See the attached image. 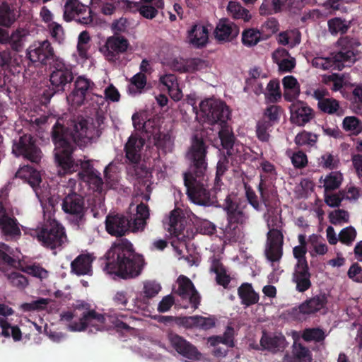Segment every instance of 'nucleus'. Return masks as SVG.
Segmentation results:
<instances>
[{"instance_id": "69168bd1", "label": "nucleus", "mask_w": 362, "mask_h": 362, "mask_svg": "<svg viewBox=\"0 0 362 362\" xmlns=\"http://www.w3.org/2000/svg\"><path fill=\"white\" fill-rule=\"evenodd\" d=\"M216 319L214 317H202L196 315L195 327L202 329H209L215 326Z\"/></svg>"}, {"instance_id": "0eeeda50", "label": "nucleus", "mask_w": 362, "mask_h": 362, "mask_svg": "<svg viewBox=\"0 0 362 362\" xmlns=\"http://www.w3.org/2000/svg\"><path fill=\"white\" fill-rule=\"evenodd\" d=\"M340 50L336 54H331L325 57L321 54L316 55L310 59L312 66L320 70H341L344 63H353L356 59L358 43L348 37L340 38L337 41Z\"/></svg>"}, {"instance_id": "13d9d810", "label": "nucleus", "mask_w": 362, "mask_h": 362, "mask_svg": "<svg viewBox=\"0 0 362 362\" xmlns=\"http://www.w3.org/2000/svg\"><path fill=\"white\" fill-rule=\"evenodd\" d=\"M307 250L306 246L297 245L293 249V255L296 259L295 267H308V262L305 257Z\"/></svg>"}, {"instance_id": "9b49d317", "label": "nucleus", "mask_w": 362, "mask_h": 362, "mask_svg": "<svg viewBox=\"0 0 362 362\" xmlns=\"http://www.w3.org/2000/svg\"><path fill=\"white\" fill-rule=\"evenodd\" d=\"M35 235L43 245L51 248L61 245L66 240L64 228L56 221L36 230Z\"/></svg>"}, {"instance_id": "f03ea898", "label": "nucleus", "mask_w": 362, "mask_h": 362, "mask_svg": "<svg viewBox=\"0 0 362 362\" xmlns=\"http://www.w3.org/2000/svg\"><path fill=\"white\" fill-rule=\"evenodd\" d=\"M206 149L207 147L203 140L194 136L186 154L191 166L189 172L184 174L185 185L189 200L199 205H205L210 199L207 188Z\"/></svg>"}, {"instance_id": "c03bdc74", "label": "nucleus", "mask_w": 362, "mask_h": 362, "mask_svg": "<svg viewBox=\"0 0 362 362\" xmlns=\"http://www.w3.org/2000/svg\"><path fill=\"white\" fill-rule=\"evenodd\" d=\"M146 85V78L144 74L138 73L130 80L128 91L132 95L141 93Z\"/></svg>"}, {"instance_id": "39448f33", "label": "nucleus", "mask_w": 362, "mask_h": 362, "mask_svg": "<svg viewBox=\"0 0 362 362\" xmlns=\"http://www.w3.org/2000/svg\"><path fill=\"white\" fill-rule=\"evenodd\" d=\"M144 143L145 141L142 138L136 135H132L125 145V152L126 158L132 164L128 168L129 173L138 180V189L143 195V198L146 201H148L152 190V175L144 163H139L141 159L140 152Z\"/></svg>"}, {"instance_id": "bf43d9fd", "label": "nucleus", "mask_w": 362, "mask_h": 362, "mask_svg": "<svg viewBox=\"0 0 362 362\" xmlns=\"http://www.w3.org/2000/svg\"><path fill=\"white\" fill-rule=\"evenodd\" d=\"M339 160L336 156L325 153L318 158V164L320 166L327 169H334L337 167Z\"/></svg>"}, {"instance_id": "37998d69", "label": "nucleus", "mask_w": 362, "mask_h": 362, "mask_svg": "<svg viewBox=\"0 0 362 362\" xmlns=\"http://www.w3.org/2000/svg\"><path fill=\"white\" fill-rule=\"evenodd\" d=\"M211 271L216 273L217 283L226 287L230 282V277L227 275L225 268L219 260L216 259L212 260Z\"/></svg>"}, {"instance_id": "a878e982", "label": "nucleus", "mask_w": 362, "mask_h": 362, "mask_svg": "<svg viewBox=\"0 0 362 362\" xmlns=\"http://www.w3.org/2000/svg\"><path fill=\"white\" fill-rule=\"evenodd\" d=\"M105 226L109 234L122 236L128 231V219L123 216H107Z\"/></svg>"}, {"instance_id": "72a5a7b5", "label": "nucleus", "mask_w": 362, "mask_h": 362, "mask_svg": "<svg viewBox=\"0 0 362 362\" xmlns=\"http://www.w3.org/2000/svg\"><path fill=\"white\" fill-rule=\"evenodd\" d=\"M284 98L286 100L292 102L296 100L300 93V84L297 79L291 76H286L282 79Z\"/></svg>"}, {"instance_id": "0e129e2a", "label": "nucleus", "mask_w": 362, "mask_h": 362, "mask_svg": "<svg viewBox=\"0 0 362 362\" xmlns=\"http://www.w3.org/2000/svg\"><path fill=\"white\" fill-rule=\"evenodd\" d=\"M339 240L344 243L349 245L351 243L356 237V231L352 226H349L343 228L339 234Z\"/></svg>"}, {"instance_id": "6ab92c4d", "label": "nucleus", "mask_w": 362, "mask_h": 362, "mask_svg": "<svg viewBox=\"0 0 362 362\" xmlns=\"http://www.w3.org/2000/svg\"><path fill=\"white\" fill-rule=\"evenodd\" d=\"M169 340L174 349L180 354L189 359L200 360L202 354L185 339L175 334H170Z\"/></svg>"}, {"instance_id": "7ed1b4c3", "label": "nucleus", "mask_w": 362, "mask_h": 362, "mask_svg": "<svg viewBox=\"0 0 362 362\" xmlns=\"http://www.w3.org/2000/svg\"><path fill=\"white\" fill-rule=\"evenodd\" d=\"M106 259L104 272L124 279L138 276L144 265L143 257L134 252L132 244L127 239L114 243L106 253Z\"/></svg>"}, {"instance_id": "c756f323", "label": "nucleus", "mask_w": 362, "mask_h": 362, "mask_svg": "<svg viewBox=\"0 0 362 362\" xmlns=\"http://www.w3.org/2000/svg\"><path fill=\"white\" fill-rule=\"evenodd\" d=\"M16 177L27 182L34 189L37 197H40L39 192L36 189V187L41 182V175L39 172L30 166L25 165L19 168L16 173Z\"/></svg>"}, {"instance_id": "a18cd8bd", "label": "nucleus", "mask_w": 362, "mask_h": 362, "mask_svg": "<svg viewBox=\"0 0 362 362\" xmlns=\"http://www.w3.org/2000/svg\"><path fill=\"white\" fill-rule=\"evenodd\" d=\"M301 337L305 341L320 342L325 340L327 334L323 329L315 327L304 329Z\"/></svg>"}, {"instance_id": "09e8293b", "label": "nucleus", "mask_w": 362, "mask_h": 362, "mask_svg": "<svg viewBox=\"0 0 362 362\" xmlns=\"http://www.w3.org/2000/svg\"><path fill=\"white\" fill-rule=\"evenodd\" d=\"M284 4V0H263L259 8L260 13L264 15L277 13Z\"/></svg>"}, {"instance_id": "5fc2aeb1", "label": "nucleus", "mask_w": 362, "mask_h": 362, "mask_svg": "<svg viewBox=\"0 0 362 362\" xmlns=\"http://www.w3.org/2000/svg\"><path fill=\"white\" fill-rule=\"evenodd\" d=\"M5 275L6 276L9 282L13 286L20 289L24 288L28 284L27 279L20 273L12 272L7 273L6 268L4 267Z\"/></svg>"}, {"instance_id": "c85d7f7f", "label": "nucleus", "mask_w": 362, "mask_h": 362, "mask_svg": "<svg viewBox=\"0 0 362 362\" xmlns=\"http://www.w3.org/2000/svg\"><path fill=\"white\" fill-rule=\"evenodd\" d=\"M310 351L300 343H293L292 354H286L282 362H312Z\"/></svg>"}, {"instance_id": "6e6552de", "label": "nucleus", "mask_w": 362, "mask_h": 362, "mask_svg": "<svg viewBox=\"0 0 362 362\" xmlns=\"http://www.w3.org/2000/svg\"><path fill=\"white\" fill-rule=\"evenodd\" d=\"M223 209L227 213L228 220V224L224 230L225 236L230 240L237 241L244 235L243 225L248 217L229 197L225 199Z\"/></svg>"}, {"instance_id": "79ce46f5", "label": "nucleus", "mask_w": 362, "mask_h": 362, "mask_svg": "<svg viewBox=\"0 0 362 362\" xmlns=\"http://www.w3.org/2000/svg\"><path fill=\"white\" fill-rule=\"evenodd\" d=\"M229 15L235 19H241L244 21H249L251 15L249 11L243 7L240 4L235 1H230L227 6Z\"/></svg>"}, {"instance_id": "423d86ee", "label": "nucleus", "mask_w": 362, "mask_h": 362, "mask_svg": "<svg viewBox=\"0 0 362 362\" xmlns=\"http://www.w3.org/2000/svg\"><path fill=\"white\" fill-rule=\"evenodd\" d=\"M199 106L202 116L207 122L210 124L219 122L221 129L218 132V136L224 148L231 146L233 135L231 129L226 124L230 117V111L226 105L219 100L209 98L202 101Z\"/></svg>"}, {"instance_id": "5701e85b", "label": "nucleus", "mask_w": 362, "mask_h": 362, "mask_svg": "<svg viewBox=\"0 0 362 362\" xmlns=\"http://www.w3.org/2000/svg\"><path fill=\"white\" fill-rule=\"evenodd\" d=\"M62 209L66 214L81 219L85 212L83 198L76 193L69 194L64 199Z\"/></svg>"}, {"instance_id": "f257e3e1", "label": "nucleus", "mask_w": 362, "mask_h": 362, "mask_svg": "<svg viewBox=\"0 0 362 362\" xmlns=\"http://www.w3.org/2000/svg\"><path fill=\"white\" fill-rule=\"evenodd\" d=\"M96 136V130L92 123L78 118L74 122L70 132H64L62 126L57 122L53 127L52 139L55 144V159L58 163V173L63 175L77 170L78 164L71 158L73 147L69 140L78 145H86Z\"/></svg>"}, {"instance_id": "1a4fd4ad", "label": "nucleus", "mask_w": 362, "mask_h": 362, "mask_svg": "<svg viewBox=\"0 0 362 362\" xmlns=\"http://www.w3.org/2000/svg\"><path fill=\"white\" fill-rule=\"evenodd\" d=\"M50 68L49 82L52 90L54 93L64 92L66 86L74 79L71 66L62 58L56 57Z\"/></svg>"}, {"instance_id": "6e6d98bb", "label": "nucleus", "mask_w": 362, "mask_h": 362, "mask_svg": "<svg viewBox=\"0 0 362 362\" xmlns=\"http://www.w3.org/2000/svg\"><path fill=\"white\" fill-rule=\"evenodd\" d=\"M272 127L270 122L264 120V119L259 120L256 127V134L257 138L262 141H268L269 139V129Z\"/></svg>"}, {"instance_id": "864d4df0", "label": "nucleus", "mask_w": 362, "mask_h": 362, "mask_svg": "<svg viewBox=\"0 0 362 362\" xmlns=\"http://www.w3.org/2000/svg\"><path fill=\"white\" fill-rule=\"evenodd\" d=\"M49 302L50 300L49 298H41L30 303H22L20 305V308L24 312L41 310L45 309Z\"/></svg>"}, {"instance_id": "e2e57ef3", "label": "nucleus", "mask_w": 362, "mask_h": 362, "mask_svg": "<svg viewBox=\"0 0 362 362\" xmlns=\"http://www.w3.org/2000/svg\"><path fill=\"white\" fill-rule=\"evenodd\" d=\"M267 98L270 102H276L281 97V93L279 90V84L275 81H270L267 87Z\"/></svg>"}, {"instance_id": "603ef678", "label": "nucleus", "mask_w": 362, "mask_h": 362, "mask_svg": "<svg viewBox=\"0 0 362 362\" xmlns=\"http://www.w3.org/2000/svg\"><path fill=\"white\" fill-rule=\"evenodd\" d=\"M343 127L346 131L357 135L362 132V122L356 117H346L343 120Z\"/></svg>"}, {"instance_id": "ddd939ff", "label": "nucleus", "mask_w": 362, "mask_h": 362, "mask_svg": "<svg viewBox=\"0 0 362 362\" xmlns=\"http://www.w3.org/2000/svg\"><path fill=\"white\" fill-rule=\"evenodd\" d=\"M64 19L68 22L76 20L81 24L90 25L93 21V12L78 0H68L64 5Z\"/></svg>"}, {"instance_id": "3c124183", "label": "nucleus", "mask_w": 362, "mask_h": 362, "mask_svg": "<svg viewBox=\"0 0 362 362\" xmlns=\"http://www.w3.org/2000/svg\"><path fill=\"white\" fill-rule=\"evenodd\" d=\"M328 218L332 224L342 225L349 222V214L344 209H336L329 214Z\"/></svg>"}, {"instance_id": "ea45409f", "label": "nucleus", "mask_w": 362, "mask_h": 362, "mask_svg": "<svg viewBox=\"0 0 362 362\" xmlns=\"http://www.w3.org/2000/svg\"><path fill=\"white\" fill-rule=\"evenodd\" d=\"M277 41L283 45L293 47L300 43V35L298 30L296 29L286 30L279 34Z\"/></svg>"}, {"instance_id": "2f4dec72", "label": "nucleus", "mask_w": 362, "mask_h": 362, "mask_svg": "<svg viewBox=\"0 0 362 362\" xmlns=\"http://www.w3.org/2000/svg\"><path fill=\"white\" fill-rule=\"evenodd\" d=\"M209 39V30L202 24L194 25L188 33V40L190 44L196 47L204 46Z\"/></svg>"}, {"instance_id": "8fccbe9b", "label": "nucleus", "mask_w": 362, "mask_h": 362, "mask_svg": "<svg viewBox=\"0 0 362 362\" xmlns=\"http://www.w3.org/2000/svg\"><path fill=\"white\" fill-rule=\"evenodd\" d=\"M295 143L298 146H314L317 141V136L311 132L303 131L295 137Z\"/></svg>"}, {"instance_id": "dca6fc26", "label": "nucleus", "mask_w": 362, "mask_h": 362, "mask_svg": "<svg viewBox=\"0 0 362 362\" xmlns=\"http://www.w3.org/2000/svg\"><path fill=\"white\" fill-rule=\"evenodd\" d=\"M163 64L170 69L180 73L193 72L205 66V62L201 59H185L179 56H168L163 59Z\"/></svg>"}, {"instance_id": "393cba45", "label": "nucleus", "mask_w": 362, "mask_h": 362, "mask_svg": "<svg viewBox=\"0 0 362 362\" xmlns=\"http://www.w3.org/2000/svg\"><path fill=\"white\" fill-rule=\"evenodd\" d=\"M150 217V211L147 205L141 203L136 206L135 216L128 220V231L132 233L142 232L146 226V221Z\"/></svg>"}, {"instance_id": "774afa93", "label": "nucleus", "mask_w": 362, "mask_h": 362, "mask_svg": "<svg viewBox=\"0 0 362 362\" xmlns=\"http://www.w3.org/2000/svg\"><path fill=\"white\" fill-rule=\"evenodd\" d=\"M48 28L51 36L57 42H61L64 38V32L62 26L56 23L51 22L48 24Z\"/></svg>"}, {"instance_id": "b1692460", "label": "nucleus", "mask_w": 362, "mask_h": 362, "mask_svg": "<svg viewBox=\"0 0 362 362\" xmlns=\"http://www.w3.org/2000/svg\"><path fill=\"white\" fill-rule=\"evenodd\" d=\"M80 165L82 171L78 173V175L82 180L86 182L93 190H100L103 182L102 178L100 177V173L93 168L89 160H80Z\"/></svg>"}, {"instance_id": "f704fd0d", "label": "nucleus", "mask_w": 362, "mask_h": 362, "mask_svg": "<svg viewBox=\"0 0 362 362\" xmlns=\"http://www.w3.org/2000/svg\"><path fill=\"white\" fill-rule=\"evenodd\" d=\"M20 11L13 5L3 2L0 5V25L9 28L19 18Z\"/></svg>"}, {"instance_id": "9d476101", "label": "nucleus", "mask_w": 362, "mask_h": 362, "mask_svg": "<svg viewBox=\"0 0 362 362\" xmlns=\"http://www.w3.org/2000/svg\"><path fill=\"white\" fill-rule=\"evenodd\" d=\"M284 235L279 230H270L264 248V255L273 267L274 271L279 269V262L283 256Z\"/></svg>"}, {"instance_id": "4468645a", "label": "nucleus", "mask_w": 362, "mask_h": 362, "mask_svg": "<svg viewBox=\"0 0 362 362\" xmlns=\"http://www.w3.org/2000/svg\"><path fill=\"white\" fill-rule=\"evenodd\" d=\"M95 83L85 76H80L74 81V89L68 97L72 105L81 106L93 94Z\"/></svg>"}, {"instance_id": "680f3d73", "label": "nucleus", "mask_w": 362, "mask_h": 362, "mask_svg": "<svg viewBox=\"0 0 362 362\" xmlns=\"http://www.w3.org/2000/svg\"><path fill=\"white\" fill-rule=\"evenodd\" d=\"M329 30L332 34L344 33L347 30V25L344 21L339 18H334L328 21Z\"/></svg>"}, {"instance_id": "2eb2a0df", "label": "nucleus", "mask_w": 362, "mask_h": 362, "mask_svg": "<svg viewBox=\"0 0 362 362\" xmlns=\"http://www.w3.org/2000/svg\"><path fill=\"white\" fill-rule=\"evenodd\" d=\"M26 55L30 62L41 65H45L48 61L55 58L54 48L48 40L37 41L30 45L26 50Z\"/></svg>"}, {"instance_id": "f8f14e48", "label": "nucleus", "mask_w": 362, "mask_h": 362, "mask_svg": "<svg viewBox=\"0 0 362 362\" xmlns=\"http://www.w3.org/2000/svg\"><path fill=\"white\" fill-rule=\"evenodd\" d=\"M130 49L131 45L127 38L122 35H114L107 38L100 51L107 61L116 62L120 54L127 52Z\"/></svg>"}, {"instance_id": "4c0bfd02", "label": "nucleus", "mask_w": 362, "mask_h": 362, "mask_svg": "<svg viewBox=\"0 0 362 362\" xmlns=\"http://www.w3.org/2000/svg\"><path fill=\"white\" fill-rule=\"evenodd\" d=\"M343 181V175L337 171L331 172L324 177H321L320 182L322 184V187L325 192L333 191L338 189Z\"/></svg>"}, {"instance_id": "e433bc0d", "label": "nucleus", "mask_w": 362, "mask_h": 362, "mask_svg": "<svg viewBox=\"0 0 362 362\" xmlns=\"http://www.w3.org/2000/svg\"><path fill=\"white\" fill-rule=\"evenodd\" d=\"M238 296L242 303L246 306L255 304L258 302L259 296L252 288L250 284L244 283L238 288Z\"/></svg>"}, {"instance_id": "7c9ffc66", "label": "nucleus", "mask_w": 362, "mask_h": 362, "mask_svg": "<svg viewBox=\"0 0 362 362\" xmlns=\"http://www.w3.org/2000/svg\"><path fill=\"white\" fill-rule=\"evenodd\" d=\"M310 278L308 266L294 267L292 279L298 291L305 292L311 286Z\"/></svg>"}, {"instance_id": "bb28decb", "label": "nucleus", "mask_w": 362, "mask_h": 362, "mask_svg": "<svg viewBox=\"0 0 362 362\" xmlns=\"http://www.w3.org/2000/svg\"><path fill=\"white\" fill-rule=\"evenodd\" d=\"M260 344L263 349L275 353L283 351L287 346L288 343L285 337L281 334L268 335L264 333L260 340Z\"/></svg>"}, {"instance_id": "aec40b11", "label": "nucleus", "mask_w": 362, "mask_h": 362, "mask_svg": "<svg viewBox=\"0 0 362 362\" xmlns=\"http://www.w3.org/2000/svg\"><path fill=\"white\" fill-rule=\"evenodd\" d=\"M18 155H22L32 162L37 163L41 159V151L35 146L30 135H23L17 145Z\"/></svg>"}, {"instance_id": "a19ab883", "label": "nucleus", "mask_w": 362, "mask_h": 362, "mask_svg": "<svg viewBox=\"0 0 362 362\" xmlns=\"http://www.w3.org/2000/svg\"><path fill=\"white\" fill-rule=\"evenodd\" d=\"M28 32L24 29H16L10 35L8 42L11 48L17 52L21 50L26 42Z\"/></svg>"}, {"instance_id": "f3484780", "label": "nucleus", "mask_w": 362, "mask_h": 362, "mask_svg": "<svg viewBox=\"0 0 362 362\" xmlns=\"http://www.w3.org/2000/svg\"><path fill=\"white\" fill-rule=\"evenodd\" d=\"M327 302L325 295H317L303 302L293 310V314L299 320H305L308 317L314 315L325 308Z\"/></svg>"}, {"instance_id": "412c9836", "label": "nucleus", "mask_w": 362, "mask_h": 362, "mask_svg": "<svg viewBox=\"0 0 362 362\" xmlns=\"http://www.w3.org/2000/svg\"><path fill=\"white\" fill-rule=\"evenodd\" d=\"M290 110L291 121L298 126L305 125L313 117L312 109L302 101L293 103Z\"/></svg>"}, {"instance_id": "58836bf2", "label": "nucleus", "mask_w": 362, "mask_h": 362, "mask_svg": "<svg viewBox=\"0 0 362 362\" xmlns=\"http://www.w3.org/2000/svg\"><path fill=\"white\" fill-rule=\"evenodd\" d=\"M309 243L311 245L309 253L312 257L322 256L327 253L328 247L326 243L323 242L320 235L316 234L310 235Z\"/></svg>"}, {"instance_id": "20e7f679", "label": "nucleus", "mask_w": 362, "mask_h": 362, "mask_svg": "<svg viewBox=\"0 0 362 362\" xmlns=\"http://www.w3.org/2000/svg\"><path fill=\"white\" fill-rule=\"evenodd\" d=\"M60 321L71 332H81L88 327L93 332L106 327L105 316L90 310L89 305L83 301H78L72 309L63 311Z\"/></svg>"}, {"instance_id": "de8ad7c7", "label": "nucleus", "mask_w": 362, "mask_h": 362, "mask_svg": "<svg viewBox=\"0 0 362 362\" xmlns=\"http://www.w3.org/2000/svg\"><path fill=\"white\" fill-rule=\"evenodd\" d=\"M0 336H11L15 341H18L21 339V332L18 327L11 326L7 322L0 320Z\"/></svg>"}, {"instance_id": "a211bd4d", "label": "nucleus", "mask_w": 362, "mask_h": 362, "mask_svg": "<svg viewBox=\"0 0 362 362\" xmlns=\"http://www.w3.org/2000/svg\"><path fill=\"white\" fill-rule=\"evenodd\" d=\"M176 284L177 288L175 293L182 298L189 300L192 306L197 309L199 304L200 296L192 281L187 276L180 275L178 276Z\"/></svg>"}, {"instance_id": "4be33fe9", "label": "nucleus", "mask_w": 362, "mask_h": 362, "mask_svg": "<svg viewBox=\"0 0 362 362\" xmlns=\"http://www.w3.org/2000/svg\"><path fill=\"white\" fill-rule=\"evenodd\" d=\"M239 28L228 19H221L217 24L214 35L219 42H230L239 34Z\"/></svg>"}, {"instance_id": "473e14b6", "label": "nucleus", "mask_w": 362, "mask_h": 362, "mask_svg": "<svg viewBox=\"0 0 362 362\" xmlns=\"http://www.w3.org/2000/svg\"><path fill=\"white\" fill-rule=\"evenodd\" d=\"M0 232L8 238H16L21 235L17 220L7 214L0 219Z\"/></svg>"}, {"instance_id": "338daca9", "label": "nucleus", "mask_w": 362, "mask_h": 362, "mask_svg": "<svg viewBox=\"0 0 362 362\" xmlns=\"http://www.w3.org/2000/svg\"><path fill=\"white\" fill-rule=\"evenodd\" d=\"M160 286L154 281H146L144 284V293L146 298L156 296L160 291Z\"/></svg>"}, {"instance_id": "4d7b16f0", "label": "nucleus", "mask_w": 362, "mask_h": 362, "mask_svg": "<svg viewBox=\"0 0 362 362\" xmlns=\"http://www.w3.org/2000/svg\"><path fill=\"white\" fill-rule=\"evenodd\" d=\"M317 107L325 113L334 114L339 110V103L334 98H327L325 100L317 103Z\"/></svg>"}, {"instance_id": "052dcab7", "label": "nucleus", "mask_w": 362, "mask_h": 362, "mask_svg": "<svg viewBox=\"0 0 362 362\" xmlns=\"http://www.w3.org/2000/svg\"><path fill=\"white\" fill-rule=\"evenodd\" d=\"M352 108L359 115L362 114V84L358 85L353 90Z\"/></svg>"}, {"instance_id": "c9c22d12", "label": "nucleus", "mask_w": 362, "mask_h": 362, "mask_svg": "<svg viewBox=\"0 0 362 362\" xmlns=\"http://www.w3.org/2000/svg\"><path fill=\"white\" fill-rule=\"evenodd\" d=\"M93 257L89 254L78 256L71 264V270L77 275L90 274L92 272L91 264Z\"/></svg>"}, {"instance_id": "49530a36", "label": "nucleus", "mask_w": 362, "mask_h": 362, "mask_svg": "<svg viewBox=\"0 0 362 362\" xmlns=\"http://www.w3.org/2000/svg\"><path fill=\"white\" fill-rule=\"evenodd\" d=\"M261 40V33L256 29L249 28L242 33V42L246 47H253Z\"/></svg>"}, {"instance_id": "cd10ccee", "label": "nucleus", "mask_w": 362, "mask_h": 362, "mask_svg": "<svg viewBox=\"0 0 362 362\" xmlns=\"http://www.w3.org/2000/svg\"><path fill=\"white\" fill-rule=\"evenodd\" d=\"M159 82L164 86L171 97L175 101H179L182 98L183 94L179 86L177 76L173 74H165L160 75Z\"/></svg>"}]
</instances>
